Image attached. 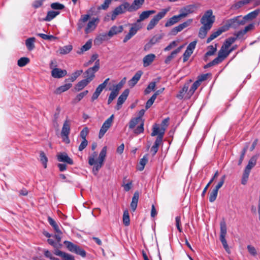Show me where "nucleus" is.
<instances>
[{"instance_id": "59", "label": "nucleus", "mask_w": 260, "mask_h": 260, "mask_svg": "<svg viewBox=\"0 0 260 260\" xmlns=\"http://www.w3.org/2000/svg\"><path fill=\"white\" fill-rule=\"evenodd\" d=\"M156 86V83L155 82H151L149 83L146 89L144 91L145 94L149 93L151 91L154 90Z\"/></svg>"}, {"instance_id": "64", "label": "nucleus", "mask_w": 260, "mask_h": 260, "mask_svg": "<svg viewBox=\"0 0 260 260\" xmlns=\"http://www.w3.org/2000/svg\"><path fill=\"white\" fill-rule=\"evenodd\" d=\"M226 178V176L225 175H223L221 178L220 179V180L218 184L216 185L214 189L218 190L222 187L223 184H224V182L225 181V179Z\"/></svg>"}, {"instance_id": "13", "label": "nucleus", "mask_w": 260, "mask_h": 260, "mask_svg": "<svg viewBox=\"0 0 260 260\" xmlns=\"http://www.w3.org/2000/svg\"><path fill=\"white\" fill-rule=\"evenodd\" d=\"M196 10V7L194 5H188L180 10V14L178 15L179 17L184 18L188 16L189 14L193 13Z\"/></svg>"}, {"instance_id": "56", "label": "nucleus", "mask_w": 260, "mask_h": 260, "mask_svg": "<svg viewBox=\"0 0 260 260\" xmlns=\"http://www.w3.org/2000/svg\"><path fill=\"white\" fill-rule=\"evenodd\" d=\"M123 222L125 225L128 226L129 224V217L128 210L124 211L123 215Z\"/></svg>"}, {"instance_id": "52", "label": "nucleus", "mask_w": 260, "mask_h": 260, "mask_svg": "<svg viewBox=\"0 0 260 260\" xmlns=\"http://www.w3.org/2000/svg\"><path fill=\"white\" fill-rule=\"evenodd\" d=\"M92 43L91 41H88L80 49L78 53L81 54L84 52L88 50L91 47Z\"/></svg>"}, {"instance_id": "23", "label": "nucleus", "mask_w": 260, "mask_h": 260, "mask_svg": "<svg viewBox=\"0 0 260 260\" xmlns=\"http://www.w3.org/2000/svg\"><path fill=\"white\" fill-rule=\"evenodd\" d=\"M123 31V27L122 26H113L108 32L109 38H111L113 36L118 34Z\"/></svg>"}, {"instance_id": "57", "label": "nucleus", "mask_w": 260, "mask_h": 260, "mask_svg": "<svg viewBox=\"0 0 260 260\" xmlns=\"http://www.w3.org/2000/svg\"><path fill=\"white\" fill-rule=\"evenodd\" d=\"M140 28H141V25L140 22L133 24L131 26V37L135 35Z\"/></svg>"}, {"instance_id": "20", "label": "nucleus", "mask_w": 260, "mask_h": 260, "mask_svg": "<svg viewBox=\"0 0 260 260\" xmlns=\"http://www.w3.org/2000/svg\"><path fill=\"white\" fill-rule=\"evenodd\" d=\"M90 18L89 14L83 15L81 16L77 23V29L78 30H81L84 26L85 23Z\"/></svg>"}, {"instance_id": "6", "label": "nucleus", "mask_w": 260, "mask_h": 260, "mask_svg": "<svg viewBox=\"0 0 260 260\" xmlns=\"http://www.w3.org/2000/svg\"><path fill=\"white\" fill-rule=\"evenodd\" d=\"M167 12V10L166 9H163L161 12H159L150 20L147 26V29L150 30L153 29L158 21L165 17Z\"/></svg>"}, {"instance_id": "38", "label": "nucleus", "mask_w": 260, "mask_h": 260, "mask_svg": "<svg viewBox=\"0 0 260 260\" xmlns=\"http://www.w3.org/2000/svg\"><path fill=\"white\" fill-rule=\"evenodd\" d=\"M73 49L71 45H68L59 48L58 51L61 54H66L70 52Z\"/></svg>"}, {"instance_id": "15", "label": "nucleus", "mask_w": 260, "mask_h": 260, "mask_svg": "<svg viewBox=\"0 0 260 260\" xmlns=\"http://www.w3.org/2000/svg\"><path fill=\"white\" fill-rule=\"evenodd\" d=\"M192 22V19H189L187 20L186 21L182 23V24H179L177 26L174 27L171 31V34L172 35H176L177 34L182 30H183L185 27L189 26Z\"/></svg>"}, {"instance_id": "37", "label": "nucleus", "mask_w": 260, "mask_h": 260, "mask_svg": "<svg viewBox=\"0 0 260 260\" xmlns=\"http://www.w3.org/2000/svg\"><path fill=\"white\" fill-rule=\"evenodd\" d=\"M169 121V118H165L162 120L160 125V137L163 138L166 128L168 125V122Z\"/></svg>"}, {"instance_id": "53", "label": "nucleus", "mask_w": 260, "mask_h": 260, "mask_svg": "<svg viewBox=\"0 0 260 260\" xmlns=\"http://www.w3.org/2000/svg\"><path fill=\"white\" fill-rule=\"evenodd\" d=\"M109 80V78H107L104 81L103 83L100 84L95 89V91H96V92H98L100 94H101V92H102V91L103 90V89L106 87Z\"/></svg>"}, {"instance_id": "12", "label": "nucleus", "mask_w": 260, "mask_h": 260, "mask_svg": "<svg viewBox=\"0 0 260 260\" xmlns=\"http://www.w3.org/2000/svg\"><path fill=\"white\" fill-rule=\"evenodd\" d=\"M99 22V19L98 18H93L90 20L85 28V33L88 34L92 32L96 28Z\"/></svg>"}, {"instance_id": "18", "label": "nucleus", "mask_w": 260, "mask_h": 260, "mask_svg": "<svg viewBox=\"0 0 260 260\" xmlns=\"http://www.w3.org/2000/svg\"><path fill=\"white\" fill-rule=\"evenodd\" d=\"M57 157L59 161L67 162L70 165L73 164V160L69 157L66 153H60L57 155Z\"/></svg>"}, {"instance_id": "21", "label": "nucleus", "mask_w": 260, "mask_h": 260, "mask_svg": "<svg viewBox=\"0 0 260 260\" xmlns=\"http://www.w3.org/2000/svg\"><path fill=\"white\" fill-rule=\"evenodd\" d=\"M162 138H163L161 137V136L157 137L156 138V139L153 145L152 146V147H151V148L150 149V152L152 153V154L153 156L158 151V147H159V145H160V144L162 143Z\"/></svg>"}, {"instance_id": "29", "label": "nucleus", "mask_w": 260, "mask_h": 260, "mask_svg": "<svg viewBox=\"0 0 260 260\" xmlns=\"http://www.w3.org/2000/svg\"><path fill=\"white\" fill-rule=\"evenodd\" d=\"M108 34L103 33L98 36L94 40V43L96 45H101L104 41L109 39Z\"/></svg>"}, {"instance_id": "5", "label": "nucleus", "mask_w": 260, "mask_h": 260, "mask_svg": "<svg viewBox=\"0 0 260 260\" xmlns=\"http://www.w3.org/2000/svg\"><path fill=\"white\" fill-rule=\"evenodd\" d=\"M215 21V16L213 15L211 10L207 11L201 19V23L203 25L211 28Z\"/></svg>"}, {"instance_id": "42", "label": "nucleus", "mask_w": 260, "mask_h": 260, "mask_svg": "<svg viewBox=\"0 0 260 260\" xmlns=\"http://www.w3.org/2000/svg\"><path fill=\"white\" fill-rule=\"evenodd\" d=\"M48 221L49 224L53 228L54 230L57 233L61 234L58 225L56 223L55 221L50 217H48Z\"/></svg>"}, {"instance_id": "61", "label": "nucleus", "mask_w": 260, "mask_h": 260, "mask_svg": "<svg viewBox=\"0 0 260 260\" xmlns=\"http://www.w3.org/2000/svg\"><path fill=\"white\" fill-rule=\"evenodd\" d=\"M197 43V42L196 41H194L190 43L189 45L187 46L186 51H188V52L192 54L194 49L196 48Z\"/></svg>"}, {"instance_id": "14", "label": "nucleus", "mask_w": 260, "mask_h": 260, "mask_svg": "<svg viewBox=\"0 0 260 260\" xmlns=\"http://www.w3.org/2000/svg\"><path fill=\"white\" fill-rule=\"evenodd\" d=\"M252 2H254L253 5L255 6L260 5V0H241L232 5L231 7V9L237 10L243 7L244 5L248 4Z\"/></svg>"}, {"instance_id": "31", "label": "nucleus", "mask_w": 260, "mask_h": 260, "mask_svg": "<svg viewBox=\"0 0 260 260\" xmlns=\"http://www.w3.org/2000/svg\"><path fill=\"white\" fill-rule=\"evenodd\" d=\"M232 51V50H229L222 46L221 49L218 53V55L220 56L223 59H224Z\"/></svg>"}, {"instance_id": "26", "label": "nucleus", "mask_w": 260, "mask_h": 260, "mask_svg": "<svg viewBox=\"0 0 260 260\" xmlns=\"http://www.w3.org/2000/svg\"><path fill=\"white\" fill-rule=\"evenodd\" d=\"M260 10L256 9L242 17L243 20L244 21V23L245 24L247 21L251 20L256 18Z\"/></svg>"}, {"instance_id": "9", "label": "nucleus", "mask_w": 260, "mask_h": 260, "mask_svg": "<svg viewBox=\"0 0 260 260\" xmlns=\"http://www.w3.org/2000/svg\"><path fill=\"white\" fill-rule=\"evenodd\" d=\"M113 119L114 115H112L104 122L99 132V138L100 139H101L104 137L105 133L111 126L113 123Z\"/></svg>"}, {"instance_id": "30", "label": "nucleus", "mask_w": 260, "mask_h": 260, "mask_svg": "<svg viewBox=\"0 0 260 260\" xmlns=\"http://www.w3.org/2000/svg\"><path fill=\"white\" fill-rule=\"evenodd\" d=\"M155 13L154 10H148L143 12L140 15L139 19L138 20L137 22H140L141 21L145 20L148 18L151 15Z\"/></svg>"}, {"instance_id": "58", "label": "nucleus", "mask_w": 260, "mask_h": 260, "mask_svg": "<svg viewBox=\"0 0 260 260\" xmlns=\"http://www.w3.org/2000/svg\"><path fill=\"white\" fill-rule=\"evenodd\" d=\"M218 194V190L214 188L210 193L209 200L210 202H213L215 201Z\"/></svg>"}, {"instance_id": "43", "label": "nucleus", "mask_w": 260, "mask_h": 260, "mask_svg": "<svg viewBox=\"0 0 260 260\" xmlns=\"http://www.w3.org/2000/svg\"><path fill=\"white\" fill-rule=\"evenodd\" d=\"M143 72L141 71H138L134 76L131 79V86H134L140 80Z\"/></svg>"}, {"instance_id": "44", "label": "nucleus", "mask_w": 260, "mask_h": 260, "mask_svg": "<svg viewBox=\"0 0 260 260\" xmlns=\"http://www.w3.org/2000/svg\"><path fill=\"white\" fill-rule=\"evenodd\" d=\"M54 254L56 255L59 256L65 259H71L72 256L67 254L64 252H62L58 249H56L54 251Z\"/></svg>"}, {"instance_id": "16", "label": "nucleus", "mask_w": 260, "mask_h": 260, "mask_svg": "<svg viewBox=\"0 0 260 260\" xmlns=\"http://www.w3.org/2000/svg\"><path fill=\"white\" fill-rule=\"evenodd\" d=\"M67 74L66 70H62L59 68H54L51 71V76L54 78H61Z\"/></svg>"}, {"instance_id": "2", "label": "nucleus", "mask_w": 260, "mask_h": 260, "mask_svg": "<svg viewBox=\"0 0 260 260\" xmlns=\"http://www.w3.org/2000/svg\"><path fill=\"white\" fill-rule=\"evenodd\" d=\"M145 112V110L141 109L139 111L137 116L131 120V129H133V133L136 135L144 132V120L143 116Z\"/></svg>"}, {"instance_id": "41", "label": "nucleus", "mask_w": 260, "mask_h": 260, "mask_svg": "<svg viewBox=\"0 0 260 260\" xmlns=\"http://www.w3.org/2000/svg\"><path fill=\"white\" fill-rule=\"evenodd\" d=\"M210 29L211 28L203 25L199 30V37L201 39H204Z\"/></svg>"}, {"instance_id": "46", "label": "nucleus", "mask_w": 260, "mask_h": 260, "mask_svg": "<svg viewBox=\"0 0 260 260\" xmlns=\"http://www.w3.org/2000/svg\"><path fill=\"white\" fill-rule=\"evenodd\" d=\"M88 93V90H85L82 92L79 93L75 99H73L72 102L74 104H76L80 101L85 95Z\"/></svg>"}, {"instance_id": "40", "label": "nucleus", "mask_w": 260, "mask_h": 260, "mask_svg": "<svg viewBox=\"0 0 260 260\" xmlns=\"http://www.w3.org/2000/svg\"><path fill=\"white\" fill-rule=\"evenodd\" d=\"M148 161V157L147 155H145L143 157L140 159L139 164L137 166V168L139 171H142L144 170L145 166Z\"/></svg>"}, {"instance_id": "10", "label": "nucleus", "mask_w": 260, "mask_h": 260, "mask_svg": "<svg viewBox=\"0 0 260 260\" xmlns=\"http://www.w3.org/2000/svg\"><path fill=\"white\" fill-rule=\"evenodd\" d=\"M100 68V60H97L95 61L94 66L89 68L85 72V74L86 75L85 77L86 79H91V81L95 77L94 74Z\"/></svg>"}, {"instance_id": "1", "label": "nucleus", "mask_w": 260, "mask_h": 260, "mask_svg": "<svg viewBox=\"0 0 260 260\" xmlns=\"http://www.w3.org/2000/svg\"><path fill=\"white\" fill-rule=\"evenodd\" d=\"M107 147L104 146L101 151L100 153V155L98 159L96 161L95 159L97 157L98 153L96 152H93L91 155L89 157L88 163L90 166L94 165L93 171L94 172H98L100 169L102 168L104 164V161L105 159V157L107 154Z\"/></svg>"}, {"instance_id": "3", "label": "nucleus", "mask_w": 260, "mask_h": 260, "mask_svg": "<svg viewBox=\"0 0 260 260\" xmlns=\"http://www.w3.org/2000/svg\"><path fill=\"white\" fill-rule=\"evenodd\" d=\"M227 233V228L226 224L224 220H222L220 223V236L219 239L222 243V244L228 253H230V249L229 248V246L226 240L225 239V237Z\"/></svg>"}, {"instance_id": "25", "label": "nucleus", "mask_w": 260, "mask_h": 260, "mask_svg": "<svg viewBox=\"0 0 260 260\" xmlns=\"http://www.w3.org/2000/svg\"><path fill=\"white\" fill-rule=\"evenodd\" d=\"M140 193L138 191L135 192L131 201V210L135 211L137 207Z\"/></svg>"}, {"instance_id": "32", "label": "nucleus", "mask_w": 260, "mask_h": 260, "mask_svg": "<svg viewBox=\"0 0 260 260\" xmlns=\"http://www.w3.org/2000/svg\"><path fill=\"white\" fill-rule=\"evenodd\" d=\"M145 0H134L131 4V11H136L141 8Z\"/></svg>"}, {"instance_id": "35", "label": "nucleus", "mask_w": 260, "mask_h": 260, "mask_svg": "<svg viewBox=\"0 0 260 260\" xmlns=\"http://www.w3.org/2000/svg\"><path fill=\"white\" fill-rule=\"evenodd\" d=\"M125 83V78H124L122 80H121V81L119 82L118 84L114 85L112 90L118 95L119 90L122 88Z\"/></svg>"}, {"instance_id": "47", "label": "nucleus", "mask_w": 260, "mask_h": 260, "mask_svg": "<svg viewBox=\"0 0 260 260\" xmlns=\"http://www.w3.org/2000/svg\"><path fill=\"white\" fill-rule=\"evenodd\" d=\"M218 176V171H216L215 173L214 174L213 177L211 178V179L210 180V181L208 182V183L207 184V185L204 188L202 193V196L204 197L206 193V191L210 185V184L213 182L214 180L217 178Z\"/></svg>"}, {"instance_id": "28", "label": "nucleus", "mask_w": 260, "mask_h": 260, "mask_svg": "<svg viewBox=\"0 0 260 260\" xmlns=\"http://www.w3.org/2000/svg\"><path fill=\"white\" fill-rule=\"evenodd\" d=\"M90 82L91 79L89 78L88 79H83L78 83L76 85L75 89L76 90L79 91L86 87Z\"/></svg>"}, {"instance_id": "62", "label": "nucleus", "mask_w": 260, "mask_h": 260, "mask_svg": "<svg viewBox=\"0 0 260 260\" xmlns=\"http://www.w3.org/2000/svg\"><path fill=\"white\" fill-rule=\"evenodd\" d=\"M216 45L214 47L213 45H210L208 47V50L206 53V56H209L213 55L216 51Z\"/></svg>"}, {"instance_id": "45", "label": "nucleus", "mask_w": 260, "mask_h": 260, "mask_svg": "<svg viewBox=\"0 0 260 260\" xmlns=\"http://www.w3.org/2000/svg\"><path fill=\"white\" fill-rule=\"evenodd\" d=\"M59 14L58 11H50L47 13V15L45 18V20L50 21L54 18L57 15Z\"/></svg>"}, {"instance_id": "36", "label": "nucleus", "mask_w": 260, "mask_h": 260, "mask_svg": "<svg viewBox=\"0 0 260 260\" xmlns=\"http://www.w3.org/2000/svg\"><path fill=\"white\" fill-rule=\"evenodd\" d=\"M72 84L71 83H67L62 86H60L56 89L55 92L56 94H60L69 89L72 87Z\"/></svg>"}, {"instance_id": "54", "label": "nucleus", "mask_w": 260, "mask_h": 260, "mask_svg": "<svg viewBox=\"0 0 260 260\" xmlns=\"http://www.w3.org/2000/svg\"><path fill=\"white\" fill-rule=\"evenodd\" d=\"M160 127H159L158 125L155 124L153 126L152 132L151 136H155L157 135V137H160Z\"/></svg>"}, {"instance_id": "24", "label": "nucleus", "mask_w": 260, "mask_h": 260, "mask_svg": "<svg viewBox=\"0 0 260 260\" xmlns=\"http://www.w3.org/2000/svg\"><path fill=\"white\" fill-rule=\"evenodd\" d=\"M70 127L71 124L70 121L68 120H66L64 122L63 126L61 129V136H67V135H69L71 129Z\"/></svg>"}, {"instance_id": "55", "label": "nucleus", "mask_w": 260, "mask_h": 260, "mask_svg": "<svg viewBox=\"0 0 260 260\" xmlns=\"http://www.w3.org/2000/svg\"><path fill=\"white\" fill-rule=\"evenodd\" d=\"M40 161L43 164L44 168H47L48 158L43 151H41L40 153Z\"/></svg>"}, {"instance_id": "7", "label": "nucleus", "mask_w": 260, "mask_h": 260, "mask_svg": "<svg viewBox=\"0 0 260 260\" xmlns=\"http://www.w3.org/2000/svg\"><path fill=\"white\" fill-rule=\"evenodd\" d=\"M64 243L70 251L80 255L82 257H85L86 256L85 251L78 245L67 241H64Z\"/></svg>"}, {"instance_id": "63", "label": "nucleus", "mask_w": 260, "mask_h": 260, "mask_svg": "<svg viewBox=\"0 0 260 260\" xmlns=\"http://www.w3.org/2000/svg\"><path fill=\"white\" fill-rule=\"evenodd\" d=\"M83 73V70H77L72 74L71 75L70 80L72 82H74L76 80V79Z\"/></svg>"}, {"instance_id": "60", "label": "nucleus", "mask_w": 260, "mask_h": 260, "mask_svg": "<svg viewBox=\"0 0 260 260\" xmlns=\"http://www.w3.org/2000/svg\"><path fill=\"white\" fill-rule=\"evenodd\" d=\"M189 83H187L184 84L182 89L180 91L179 94L177 95L178 98H182L184 93H186L188 91L189 87Z\"/></svg>"}, {"instance_id": "51", "label": "nucleus", "mask_w": 260, "mask_h": 260, "mask_svg": "<svg viewBox=\"0 0 260 260\" xmlns=\"http://www.w3.org/2000/svg\"><path fill=\"white\" fill-rule=\"evenodd\" d=\"M224 59H223L220 56L218 55L217 57H216L214 59H213L212 61L208 63L207 65V67H210L215 65H216L220 62H221Z\"/></svg>"}, {"instance_id": "33", "label": "nucleus", "mask_w": 260, "mask_h": 260, "mask_svg": "<svg viewBox=\"0 0 260 260\" xmlns=\"http://www.w3.org/2000/svg\"><path fill=\"white\" fill-rule=\"evenodd\" d=\"M180 17L179 15H175L173 16L172 17L170 18L165 23V26L166 27H169L171 26L176 23L178 22L180 19Z\"/></svg>"}, {"instance_id": "17", "label": "nucleus", "mask_w": 260, "mask_h": 260, "mask_svg": "<svg viewBox=\"0 0 260 260\" xmlns=\"http://www.w3.org/2000/svg\"><path fill=\"white\" fill-rule=\"evenodd\" d=\"M128 93H129L128 89H126L119 96L118 100H117V105H116V107L117 110H119L122 104L126 100V99L128 95Z\"/></svg>"}, {"instance_id": "39", "label": "nucleus", "mask_w": 260, "mask_h": 260, "mask_svg": "<svg viewBox=\"0 0 260 260\" xmlns=\"http://www.w3.org/2000/svg\"><path fill=\"white\" fill-rule=\"evenodd\" d=\"M36 39L34 37L29 38L25 41V45L28 50H32L35 48L34 43Z\"/></svg>"}, {"instance_id": "49", "label": "nucleus", "mask_w": 260, "mask_h": 260, "mask_svg": "<svg viewBox=\"0 0 260 260\" xmlns=\"http://www.w3.org/2000/svg\"><path fill=\"white\" fill-rule=\"evenodd\" d=\"M29 59L28 57H23L18 59L17 64L20 67H23L29 62Z\"/></svg>"}, {"instance_id": "11", "label": "nucleus", "mask_w": 260, "mask_h": 260, "mask_svg": "<svg viewBox=\"0 0 260 260\" xmlns=\"http://www.w3.org/2000/svg\"><path fill=\"white\" fill-rule=\"evenodd\" d=\"M162 37L163 36L162 35H156L152 37L149 41L144 46V50L146 51L149 50L153 45L159 42Z\"/></svg>"}, {"instance_id": "50", "label": "nucleus", "mask_w": 260, "mask_h": 260, "mask_svg": "<svg viewBox=\"0 0 260 260\" xmlns=\"http://www.w3.org/2000/svg\"><path fill=\"white\" fill-rule=\"evenodd\" d=\"M236 38L234 37H230L226 39L224 44H223V46H224L225 48L229 49L230 46L235 42L236 40Z\"/></svg>"}, {"instance_id": "48", "label": "nucleus", "mask_w": 260, "mask_h": 260, "mask_svg": "<svg viewBox=\"0 0 260 260\" xmlns=\"http://www.w3.org/2000/svg\"><path fill=\"white\" fill-rule=\"evenodd\" d=\"M200 85V83H199V82L197 81H196L193 83L190 89L189 90L187 93L189 98L193 94L194 91L197 90V89Z\"/></svg>"}, {"instance_id": "19", "label": "nucleus", "mask_w": 260, "mask_h": 260, "mask_svg": "<svg viewBox=\"0 0 260 260\" xmlns=\"http://www.w3.org/2000/svg\"><path fill=\"white\" fill-rule=\"evenodd\" d=\"M184 46L185 45H182L178 47L173 51H172L171 54L168 56L166 58L165 60V63L169 64L172 60V59H173L176 56V55L181 51V50L184 47Z\"/></svg>"}, {"instance_id": "22", "label": "nucleus", "mask_w": 260, "mask_h": 260, "mask_svg": "<svg viewBox=\"0 0 260 260\" xmlns=\"http://www.w3.org/2000/svg\"><path fill=\"white\" fill-rule=\"evenodd\" d=\"M226 31V28L223 26L221 28H219L217 30L213 32L210 37L207 40V43H209L211 41L217 38L218 36L220 35L223 32Z\"/></svg>"}, {"instance_id": "4", "label": "nucleus", "mask_w": 260, "mask_h": 260, "mask_svg": "<svg viewBox=\"0 0 260 260\" xmlns=\"http://www.w3.org/2000/svg\"><path fill=\"white\" fill-rule=\"evenodd\" d=\"M244 24H245L244 21L243 20L242 16H238L227 20L223 26L226 28V30H228L230 28H236Z\"/></svg>"}, {"instance_id": "8", "label": "nucleus", "mask_w": 260, "mask_h": 260, "mask_svg": "<svg viewBox=\"0 0 260 260\" xmlns=\"http://www.w3.org/2000/svg\"><path fill=\"white\" fill-rule=\"evenodd\" d=\"M130 7L129 4L126 3L124 4L121 5L116 7L112 12L111 19L114 20L116 18L117 16L124 13L126 11H129Z\"/></svg>"}, {"instance_id": "34", "label": "nucleus", "mask_w": 260, "mask_h": 260, "mask_svg": "<svg viewBox=\"0 0 260 260\" xmlns=\"http://www.w3.org/2000/svg\"><path fill=\"white\" fill-rule=\"evenodd\" d=\"M257 158L255 156H252L249 160L248 165L244 170L250 172L251 169L255 166Z\"/></svg>"}, {"instance_id": "27", "label": "nucleus", "mask_w": 260, "mask_h": 260, "mask_svg": "<svg viewBox=\"0 0 260 260\" xmlns=\"http://www.w3.org/2000/svg\"><path fill=\"white\" fill-rule=\"evenodd\" d=\"M155 58V55L154 54H149L146 55L143 59L144 67H146L151 64Z\"/></svg>"}]
</instances>
